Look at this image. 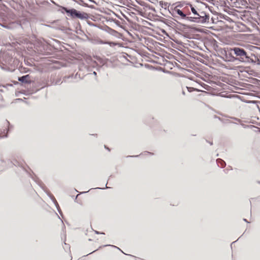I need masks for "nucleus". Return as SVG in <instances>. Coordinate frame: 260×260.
Returning <instances> with one entry per match:
<instances>
[{"mask_svg":"<svg viewBox=\"0 0 260 260\" xmlns=\"http://www.w3.org/2000/svg\"><path fill=\"white\" fill-rule=\"evenodd\" d=\"M190 88H189V87H187V89H188V91H190V90L189 89H190Z\"/></svg>","mask_w":260,"mask_h":260,"instance_id":"nucleus-58","label":"nucleus"},{"mask_svg":"<svg viewBox=\"0 0 260 260\" xmlns=\"http://www.w3.org/2000/svg\"><path fill=\"white\" fill-rule=\"evenodd\" d=\"M114 22H115V23L116 24H117V23H116V22H118V23H119V22L118 20H115Z\"/></svg>","mask_w":260,"mask_h":260,"instance_id":"nucleus-48","label":"nucleus"},{"mask_svg":"<svg viewBox=\"0 0 260 260\" xmlns=\"http://www.w3.org/2000/svg\"><path fill=\"white\" fill-rule=\"evenodd\" d=\"M120 4L125 5V3L123 2L122 0H117Z\"/></svg>","mask_w":260,"mask_h":260,"instance_id":"nucleus-39","label":"nucleus"},{"mask_svg":"<svg viewBox=\"0 0 260 260\" xmlns=\"http://www.w3.org/2000/svg\"><path fill=\"white\" fill-rule=\"evenodd\" d=\"M78 75V73H76L75 75H74V78L75 79H76L77 78Z\"/></svg>","mask_w":260,"mask_h":260,"instance_id":"nucleus-41","label":"nucleus"},{"mask_svg":"<svg viewBox=\"0 0 260 260\" xmlns=\"http://www.w3.org/2000/svg\"><path fill=\"white\" fill-rule=\"evenodd\" d=\"M202 14L204 16H199V17L194 16V17H189L186 16V18H185L184 19L187 21L194 22L199 23H204L206 22L209 21V16L204 12H202Z\"/></svg>","mask_w":260,"mask_h":260,"instance_id":"nucleus-4","label":"nucleus"},{"mask_svg":"<svg viewBox=\"0 0 260 260\" xmlns=\"http://www.w3.org/2000/svg\"><path fill=\"white\" fill-rule=\"evenodd\" d=\"M210 145H212V142H210Z\"/></svg>","mask_w":260,"mask_h":260,"instance_id":"nucleus-64","label":"nucleus"},{"mask_svg":"<svg viewBox=\"0 0 260 260\" xmlns=\"http://www.w3.org/2000/svg\"><path fill=\"white\" fill-rule=\"evenodd\" d=\"M147 42H150V40L149 38H147Z\"/></svg>","mask_w":260,"mask_h":260,"instance_id":"nucleus-52","label":"nucleus"},{"mask_svg":"<svg viewBox=\"0 0 260 260\" xmlns=\"http://www.w3.org/2000/svg\"><path fill=\"white\" fill-rule=\"evenodd\" d=\"M140 259H141V258H138V257H136V260H140Z\"/></svg>","mask_w":260,"mask_h":260,"instance_id":"nucleus-53","label":"nucleus"},{"mask_svg":"<svg viewBox=\"0 0 260 260\" xmlns=\"http://www.w3.org/2000/svg\"><path fill=\"white\" fill-rule=\"evenodd\" d=\"M127 3H129L130 2L132 1V0H125Z\"/></svg>","mask_w":260,"mask_h":260,"instance_id":"nucleus-46","label":"nucleus"},{"mask_svg":"<svg viewBox=\"0 0 260 260\" xmlns=\"http://www.w3.org/2000/svg\"><path fill=\"white\" fill-rule=\"evenodd\" d=\"M72 1L77 3L78 5L90 8L91 9H95V7L93 5H88V4L84 2L83 0H72Z\"/></svg>","mask_w":260,"mask_h":260,"instance_id":"nucleus-8","label":"nucleus"},{"mask_svg":"<svg viewBox=\"0 0 260 260\" xmlns=\"http://www.w3.org/2000/svg\"><path fill=\"white\" fill-rule=\"evenodd\" d=\"M0 25L9 30H15L18 32L21 33L30 26L29 21L26 18H23L14 21L7 22L0 20Z\"/></svg>","mask_w":260,"mask_h":260,"instance_id":"nucleus-1","label":"nucleus"},{"mask_svg":"<svg viewBox=\"0 0 260 260\" xmlns=\"http://www.w3.org/2000/svg\"><path fill=\"white\" fill-rule=\"evenodd\" d=\"M89 18L88 14L85 12H81L79 16V19L81 20L88 19Z\"/></svg>","mask_w":260,"mask_h":260,"instance_id":"nucleus-16","label":"nucleus"},{"mask_svg":"<svg viewBox=\"0 0 260 260\" xmlns=\"http://www.w3.org/2000/svg\"><path fill=\"white\" fill-rule=\"evenodd\" d=\"M94 233L98 235H99V234L105 235V233L104 232H99L97 231H94Z\"/></svg>","mask_w":260,"mask_h":260,"instance_id":"nucleus-32","label":"nucleus"},{"mask_svg":"<svg viewBox=\"0 0 260 260\" xmlns=\"http://www.w3.org/2000/svg\"><path fill=\"white\" fill-rule=\"evenodd\" d=\"M52 201L53 202L54 204L55 205V207H56V209H57L58 212L61 215L62 212H61V209L59 207V204H58L57 201L56 200V199L55 198L52 199Z\"/></svg>","mask_w":260,"mask_h":260,"instance_id":"nucleus-20","label":"nucleus"},{"mask_svg":"<svg viewBox=\"0 0 260 260\" xmlns=\"http://www.w3.org/2000/svg\"><path fill=\"white\" fill-rule=\"evenodd\" d=\"M18 156L13 155L11 158L9 159L8 161L10 162L11 164H12V166L20 167L23 171L25 172L35 181H37L36 180V178L37 176L35 175L32 171H31V169L27 166L31 172H28L23 166L22 163L18 160Z\"/></svg>","mask_w":260,"mask_h":260,"instance_id":"nucleus-3","label":"nucleus"},{"mask_svg":"<svg viewBox=\"0 0 260 260\" xmlns=\"http://www.w3.org/2000/svg\"><path fill=\"white\" fill-rule=\"evenodd\" d=\"M147 8H149V9H150V7L149 6H148V5L147 6Z\"/></svg>","mask_w":260,"mask_h":260,"instance_id":"nucleus-57","label":"nucleus"},{"mask_svg":"<svg viewBox=\"0 0 260 260\" xmlns=\"http://www.w3.org/2000/svg\"><path fill=\"white\" fill-rule=\"evenodd\" d=\"M147 69H149V68L152 67V66H151L149 65V64H147Z\"/></svg>","mask_w":260,"mask_h":260,"instance_id":"nucleus-43","label":"nucleus"},{"mask_svg":"<svg viewBox=\"0 0 260 260\" xmlns=\"http://www.w3.org/2000/svg\"><path fill=\"white\" fill-rule=\"evenodd\" d=\"M244 221H245V222H247L248 223H249V222L247 221V220H246V219H243Z\"/></svg>","mask_w":260,"mask_h":260,"instance_id":"nucleus-50","label":"nucleus"},{"mask_svg":"<svg viewBox=\"0 0 260 260\" xmlns=\"http://www.w3.org/2000/svg\"><path fill=\"white\" fill-rule=\"evenodd\" d=\"M231 1L233 2V3L235 4L236 7H237V4H236L237 3L239 4V2H238L237 0H231Z\"/></svg>","mask_w":260,"mask_h":260,"instance_id":"nucleus-36","label":"nucleus"},{"mask_svg":"<svg viewBox=\"0 0 260 260\" xmlns=\"http://www.w3.org/2000/svg\"><path fill=\"white\" fill-rule=\"evenodd\" d=\"M104 147L107 149L108 151H110V149L106 146V145H104Z\"/></svg>","mask_w":260,"mask_h":260,"instance_id":"nucleus-40","label":"nucleus"},{"mask_svg":"<svg viewBox=\"0 0 260 260\" xmlns=\"http://www.w3.org/2000/svg\"><path fill=\"white\" fill-rule=\"evenodd\" d=\"M107 183L106 184L105 187H103V188L97 187V188H96V189H104L105 188H108L109 187L107 186Z\"/></svg>","mask_w":260,"mask_h":260,"instance_id":"nucleus-34","label":"nucleus"},{"mask_svg":"<svg viewBox=\"0 0 260 260\" xmlns=\"http://www.w3.org/2000/svg\"><path fill=\"white\" fill-rule=\"evenodd\" d=\"M87 192V191H83V192H82V193H86V192Z\"/></svg>","mask_w":260,"mask_h":260,"instance_id":"nucleus-60","label":"nucleus"},{"mask_svg":"<svg viewBox=\"0 0 260 260\" xmlns=\"http://www.w3.org/2000/svg\"><path fill=\"white\" fill-rule=\"evenodd\" d=\"M65 78H67L68 79L73 78H74V75H69L68 76H66Z\"/></svg>","mask_w":260,"mask_h":260,"instance_id":"nucleus-35","label":"nucleus"},{"mask_svg":"<svg viewBox=\"0 0 260 260\" xmlns=\"http://www.w3.org/2000/svg\"><path fill=\"white\" fill-rule=\"evenodd\" d=\"M150 55V54L147 52V61H151L150 60V57L149 56Z\"/></svg>","mask_w":260,"mask_h":260,"instance_id":"nucleus-33","label":"nucleus"},{"mask_svg":"<svg viewBox=\"0 0 260 260\" xmlns=\"http://www.w3.org/2000/svg\"><path fill=\"white\" fill-rule=\"evenodd\" d=\"M78 196H79V194H78V195H77V196H76V198H75V202L76 201L77 198V197H78Z\"/></svg>","mask_w":260,"mask_h":260,"instance_id":"nucleus-49","label":"nucleus"},{"mask_svg":"<svg viewBox=\"0 0 260 260\" xmlns=\"http://www.w3.org/2000/svg\"><path fill=\"white\" fill-rule=\"evenodd\" d=\"M14 84H18V83L17 81H16V82H14Z\"/></svg>","mask_w":260,"mask_h":260,"instance_id":"nucleus-56","label":"nucleus"},{"mask_svg":"<svg viewBox=\"0 0 260 260\" xmlns=\"http://www.w3.org/2000/svg\"><path fill=\"white\" fill-rule=\"evenodd\" d=\"M105 31L108 32L109 34L113 35V36H116V34L118 33L117 31L115 30H114L113 29L111 28V27L108 26L107 25H105L104 30Z\"/></svg>","mask_w":260,"mask_h":260,"instance_id":"nucleus-13","label":"nucleus"},{"mask_svg":"<svg viewBox=\"0 0 260 260\" xmlns=\"http://www.w3.org/2000/svg\"><path fill=\"white\" fill-rule=\"evenodd\" d=\"M149 26H152V24L150 22L147 21V35L153 36V35L151 34V33L149 31V30H152V29H151V28Z\"/></svg>","mask_w":260,"mask_h":260,"instance_id":"nucleus-26","label":"nucleus"},{"mask_svg":"<svg viewBox=\"0 0 260 260\" xmlns=\"http://www.w3.org/2000/svg\"><path fill=\"white\" fill-rule=\"evenodd\" d=\"M136 10L140 16L144 18H146V14L145 13V12L143 11L142 8L138 7Z\"/></svg>","mask_w":260,"mask_h":260,"instance_id":"nucleus-19","label":"nucleus"},{"mask_svg":"<svg viewBox=\"0 0 260 260\" xmlns=\"http://www.w3.org/2000/svg\"><path fill=\"white\" fill-rule=\"evenodd\" d=\"M178 14L179 15L182 19H184L185 18H186V15L185 14L182 10L175 8L173 11V16L175 17V15Z\"/></svg>","mask_w":260,"mask_h":260,"instance_id":"nucleus-10","label":"nucleus"},{"mask_svg":"<svg viewBox=\"0 0 260 260\" xmlns=\"http://www.w3.org/2000/svg\"><path fill=\"white\" fill-rule=\"evenodd\" d=\"M88 1L92 3L96 4V5L98 4L94 0H88Z\"/></svg>","mask_w":260,"mask_h":260,"instance_id":"nucleus-37","label":"nucleus"},{"mask_svg":"<svg viewBox=\"0 0 260 260\" xmlns=\"http://www.w3.org/2000/svg\"><path fill=\"white\" fill-rule=\"evenodd\" d=\"M96 58L97 60H98L100 61V63H102L103 64H105V63L104 62L103 59L102 58H101L100 57L96 56Z\"/></svg>","mask_w":260,"mask_h":260,"instance_id":"nucleus-28","label":"nucleus"},{"mask_svg":"<svg viewBox=\"0 0 260 260\" xmlns=\"http://www.w3.org/2000/svg\"><path fill=\"white\" fill-rule=\"evenodd\" d=\"M36 180L37 181H35L37 184H39V185L44 190H45L44 189V187H45V185L42 184V183L39 180V178L36 177ZM46 193L47 194L48 196L50 198V199L52 200V199H53L54 198H55L54 197V196L49 192L48 191H45L44 190Z\"/></svg>","mask_w":260,"mask_h":260,"instance_id":"nucleus-11","label":"nucleus"},{"mask_svg":"<svg viewBox=\"0 0 260 260\" xmlns=\"http://www.w3.org/2000/svg\"><path fill=\"white\" fill-rule=\"evenodd\" d=\"M147 155H148V154H151V153H150V152H148V151L147 152Z\"/></svg>","mask_w":260,"mask_h":260,"instance_id":"nucleus-51","label":"nucleus"},{"mask_svg":"<svg viewBox=\"0 0 260 260\" xmlns=\"http://www.w3.org/2000/svg\"><path fill=\"white\" fill-rule=\"evenodd\" d=\"M30 77V75L28 74L21 77H18V80L22 84H30L32 82H33V81L29 79Z\"/></svg>","mask_w":260,"mask_h":260,"instance_id":"nucleus-6","label":"nucleus"},{"mask_svg":"<svg viewBox=\"0 0 260 260\" xmlns=\"http://www.w3.org/2000/svg\"><path fill=\"white\" fill-rule=\"evenodd\" d=\"M136 19L138 22L141 23L142 24H145L146 23V21L142 18H139V17H137Z\"/></svg>","mask_w":260,"mask_h":260,"instance_id":"nucleus-25","label":"nucleus"},{"mask_svg":"<svg viewBox=\"0 0 260 260\" xmlns=\"http://www.w3.org/2000/svg\"><path fill=\"white\" fill-rule=\"evenodd\" d=\"M136 2H137V3L139 5H141V6H145V5H146V3H145L144 2L142 1H138V0H136Z\"/></svg>","mask_w":260,"mask_h":260,"instance_id":"nucleus-27","label":"nucleus"},{"mask_svg":"<svg viewBox=\"0 0 260 260\" xmlns=\"http://www.w3.org/2000/svg\"><path fill=\"white\" fill-rule=\"evenodd\" d=\"M19 70L20 72L22 73H25L30 71V69L23 67H19Z\"/></svg>","mask_w":260,"mask_h":260,"instance_id":"nucleus-23","label":"nucleus"},{"mask_svg":"<svg viewBox=\"0 0 260 260\" xmlns=\"http://www.w3.org/2000/svg\"><path fill=\"white\" fill-rule=\"evenodd\" d=\"M138 37L139 38L140 41H142V43H146V36H143L142 35H140L139 36V35H137Z\"/></svg>","mask_w":260,"mask_h":260,"instance_id":"nucleus-24","label":"nucleus"},{"mask_svg":"<svg viewBox=\"0 0 260 260\" xmlns=\"http://www.w3.org/2000/svg\"><path fill=\"white\" fill-rule=\"evenodd\" d=\"M114 14L116 15V17L119 18V17L117 14H116L115 13H114Z\"/></svg>","mask_w":260,"mask_h":260,"instance_id":"nucleus-54","label":"nucleus"},{"mask_svg":"<svg viewBox=\"0 0 260 260\" xmlns=\"http://www.w3.org/2000/svg\"><path fill=\"white\" fill-rule=\"evenodd\" d=\"M1 161L2 162H5V160L3 158H1Z\"/></svg>","mask_w":260,"mask_h":260,"instance_id":"nucleus-42","label":"nucleus"},{"mask_svg":"<svg viewBox=\"0 0 260 260\" xmlns=\"http://www.w3.org/2000/svg\"><path fill=\"white\" fill-rule=\"evenodd\" d=\"M99 44H107V41H105L104 40H100L99 41Z\"/></svg>","mask_w":260,"mask_h":260,"instance_id":"nucleus-30","label":"nucleus"},{"mask_svg":"<svg viewBox=\"0 0 260 260\" xmlns=\"http://www.w3.org/2000/svg\"><path fill=\"white\" fill-rule=\"evenodd\" d=\"M216 162L218 166L220 167L221 168H224L226 165L225 161L220 158L217 159L216 160Z\"/></svg>","mask_w":260,"mask_h":260,"instance_id":"nucleus-17","label":"nucleus"},{"mask_svg":"<svg viewBox=\"0 0 260 260\" xmlns=\"http://www.w3.org/2000/svg\"><path fill=\"white\" fill-rule=\"evenodd\" d=\"M122 16L124 17V18H125L127 21H129V18H128L127 16H126L125 15L122 14Z\"/></svg>","mask_w":260,"mask_h":260,"instance_id":"nucleus-38","label":"nucleus"},{"mask_svg":"<svg viewBox=\"0 0 260 260\" xmlns=\"http://www.w3.org/2000/svg\"><path fill=\"white\" fill-rule=\"evenodd\" d=\"M191 11L192 13L196 15V16L199 17V16H204L202 14V12L200 14L198 13L196 9L192 6H191Z\"/></svg>","mask_w":260,"mask_h":260,"instance_id":"nucleus-21","label":"nucleus"},{"mask_svg":"<svg viewBox=\"0 0 260 260\" xmlns=\"http://www.w3.org/2000/svg\"><path fill=\"white\" fill-rule=\"evenodd\" d=\"M16 100L19 101H22V100L21 99H16Z\"/></svg>","mask_w":260,"mask_h":260,"instance_id":"nucleus-45","label":"nucleus"},{"mask_svg":"<svg viewBox=\"0 0 260 260\" xmlns=\"http://www.w3.org/2000/svg\"><path fill=\"white\" fill-rule=\"evenodd\" d=\"M58 11L60 12L62 14L66 13L68 16H70L71 8H68L62 6H58Z\"/></svg>","mask_w":260,"mask_h":260,"instance_id":"nucleus-12","label":"nucleus"},{"mask_svg":"<svg viewBox=\"0 0 260 260\" xmlns=\"http://www.w3.org/2000/svg\"><path fill=\"white\" fill-rule=\"evenodd\" d=\"M247 63L260 64V58H258L255 55L252 53H250L249 58H248Z\"/></svg>","mask_w":260,"mask_h":260,"instance_id":"nucleus-7","label":"nucleus"},{"mask_svg":"<svg viewBox=\"0 0 260 260\" xmlns=\"http://www.w3.org/2000/svg\"><path fill=\"white\" fill-rule=\"evenodd\" d=\"M107 44L109 45L110 46H115L116 45V43L113 42L107 41Z\"/></svg>","mask_w":260,"mask_h":260,"instance_id":"nucleus-29","label":"nucleus"},{"mask_svg":"<svg viewBox=\"0 0 260 260\" xmlns=\"http://www.w3.org/2000/svg\"><path fill=\"white\" fill-rule=\"evenodd\" d=\"M88 240L89 241H92V240L91 239H89Z\"/></svg>","mask_w":260,"mask_h":260,"instance_id":"nucleus-63","label":"nucleus"},{"mask_svg":"<svg viewBox=\"0 0 260 260\" xmlns=\"http://www.w3.org/2000/svg\"><path fill=\"white\" fill-rule=\"evenodd\" d=\"M16 173L18 174L19 173L17 171H16Z\"/></svg>","mask_w":260,"mask_h":260,"instance_id":"nucleus-62","label":"nucleus"},{"mask_svg":"<svg viewBox=\"0 0 260 260\" xmlns=\"http://www.w3.org/2000/svg\"><path fill=\"white\" fill-rule=\"evenodd\" d=\"M149 15H147V19H149V18L148 17Z\"/></svg>","mask_w":260,"mask_h":260,"instance_id":"nucleus-61","label":"nucleus"},{"mask_svg":"<svg viewBox=\"0 0 260 260\" xmlns=\"http://www.w3.org/2000/svg\"><path fill=\"white\" fill-rule=\"evenodd\" d=\"M182 94H183V95H185V92H184V91H182Z\"/></svg>","mask_w":260,"mask_h":260,"instance_id":"nucleus-55","label":"nucleus"},{"mask_svg":"<svg viewBox=\"0 0 260 260\" xmlns=\"http://www.w3.org/2000/svg\"><path fill=\"white\" fill-rule=\"evenodd\" d=\"M92 135H93V136H97V134H92Z\"/></svg>","mask_w":260,"mask_h":260,"instance_id":"nucleus-59","label":"nucleus"},{"mask_svg":"<svg viewBox=\"0 0 260 260\" xmlns=\"http://www.w3.org/2000/svg\"><path fill=\"white\" fill-rule=\"evenodd\" d=\"M70 12L71 13L69 16L71 17L72 18L74 19L79 18V16L81 14V11L77 10L74 8H71Z\"/></svg>","mask_w":260,"mask_h":260,"instance_id":"nucleus-9","label":"nucleus"},{"mask_svg":"<svg viewBox=\"0 0 260 260\" xmlns=\"http://www.w3.org/2000/svg\"><path fill=\"white\" fill-rule=\"evenodd\" d=\"M140 65H141V66H143V64H140ZM144 67H146V63H145V64H144Z\"/></svg>","mask_w":260,"mask_h":260,"instance_id":"nucleus-47","label":"nucleus"},{"mask_svg":"<svg viewBox=\"0 0 260 260\" xmlns=\"http://www.w3.org/2000/svg\"><path fill=\"white\" fill-rule=\"evenodd\" d=\"M231 51L233 52L236 57L232 55V52L230 53L231 59L230 61L238 60L239 61L247 63L248 58H249L250 52H247L244 49L239 47H235L231 48Z\"/></svg>","mask_w":260,"mask_h":260,"instance_id":"nucleus-2","label":"nucleus"},{"mask_svg":"<svg viewBox=\"0 0 260 260\" xmlns=\"http://www.w3.org/2000/svg\"><path fill=\"white\" fill-rule=\"evenodd\" d=\"M6 122L8 125V128H5L3 129V131H1V133H0V139L8 137V133L11 131V128H12V125L10 124V122L7 120H6Z\"/></svg>","mask_w":260,"mask_h":260,"instance_id":"nucleus-5","label":"nucleus"},{"mask_svg":"<svg viewBox=\"0 0 260 260\" xmlns=\"http://www.w3.org/2000/svg\"><path fill=\"white\" fill-rule=\"evenodd\" d=\"M138 30L142 32L144 35H146V30L145 29L146 28V26L141 25L140 24L138 25Z\"/></svg>","mask_w":260,"mask_h":260,"instance_id":"nucleus-15","label":"nucleus"},{"mask_svg":"<svg viewBox=\"0 0 260 260\" xmlns=\"http://www.w3.org/2000/svg\"><path fill=\"white\" fill-rule=\"evenodd\" d=\"M92 74H93L94 76H96V74H96V72H95V71H94V72H93V73H92Z\"/></svg>","mask_w":260,"mask_h":260,"instance_id":"nucleus-44","label":"nucleus"},{"mask_svg":"<svg viewBox=\"0 0 260 260\" xmlns=\"http://www.w3.org/2000/svg\"><path fill=\"white\" fill-rule=\"evenodd\" d=\"M78 26H79V30L80 31V32H79L78 31H76V33L77 34H79L80 35H84L88 39H89V38L88 37V36L84 33V32L81 29V26L80 24V23L79 22L78 23Z\"/></svg>","mask_w":260,"mask_h":260,"instance_id":"nucleus-22","label":"nucleus"},{"mask_svg":"<svg viewBox=\"0 0 260 260\" xmlns=\"http://www.w3.org/2000/svg\"><path fill=\"white\" fill-rule=\"evenodd\" d=\"M142 154H143V153H141L140 154V155H142ZM139 156H140V155H128V156H126V157H138Z\"/></svg>","mask_w":260,"mask_h":260,"instance_id":"nucleus-31","label":"nucleus"},{"mask_svg":"<svg viewBox=\"0 0 260 260\" xmlns=\"http://www.w3.org/2000/svg\"><path fill=\"white\" fill-rule=\"evenodd\" d=\"M87 23L88 25L90 26H93V27H98L99 28V29H101V30H104V27L103 26H101V25H99L96 24H95V23H93L92 22L89 21H87Z\"/></svg>","mask_w":260,"mask_h":260,"instance_id":"nucleus-18","label":"nucleus"},{"mask_svg":"<svg viewBox=\"0 0 260 260\" xmlns=\"http://www.w3.org/2000/svg\"><path fill=\"white\" fill-rule=\"evenodd\" d=\"M106 246H111V247H114L115 248H117V249H118L119 250H120L121 252L123 253L124 254H126L125 253H124L123 252V251L122 250H121L119 248H118V247L116 246H114V245H110V244H107V245H104L103 246H100L99 248L94 251H93L92 252H90L89 253H88V254H87V255L90 254H91L93 252H94L95 251H97L99 249L102 248V247H106Z\"/></svg>","mask_w":260,"mask_h":260,"instance_id":"nucleus-14","label":"nucleus"}]
</instances>
